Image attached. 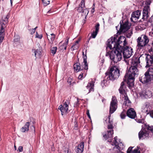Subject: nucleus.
<instances>
[{"label": "nucleus", "mask_w": 153, "mask_h": 153, "mask_svg": "<svg viewBox=\"0 0 153 153\" xmlns=\"http://www.w3.org/2000/svg\"><path fill=\"white\" fill-rule=\"evenodd\" d=\"M3 25H4L2 24L1 27L0 29V35H3V33L4 31V28L3 27Z\"/></svg>", "instance_id": "obj_36"}, {"label": "nucleus", "mask_w": 153, "mask_h": 153, "mask_svg": "<svg viewBox=\"0 0 153 153\" xmlns=\"http://www.w3.org/2000/svg\"><path fill=\"white\" fill-rule=\"evenodd\" d=\"M66 48L67 46L66 45H65L63 43V44L62 45L60 46L59 48V49L60 51H63L64 50H66Z\"/></svg>", "instance_id": "obj_34"}, {"label": "nucleus", "mask_w": 153, "mask_h": 153, "mask_svg": "<svg viewBox=\"0 0 153 153\" xmlns=\"http://www.w3.org/2000/svg\"><path fill=\"white\" fill-rule=\"evenodd\" d=\"M79 13L82 12V16H85V19L86 17L89 13V11L87 8L85 6V0H82L79 5L77 9Z\"/></svg>", "instance_id": "obj_10"}, {"label": "nucleus", "mask_w": 153, "mask_h": 153, "mask_svg": "<svg viewBox=\"0 0 153 153\" xmlns=\"http://www.w3.org/2000/svg\"><path fill=\"white\" fill-rule=\"evenodd\" d=\"M139 95L142 98H148L152 96V93L148 90H143L140 92Z\"/></svg>", "instance_id": "obj_15"}, {"label": "nucleus", "mask_w": 153, "mask_h": 153, "mask_svg": "<svg viewBox=\"0 0 153 153\" xmlns=\"http://www.w3.org/2000/svg\"><path fill=\"white\" fill-rule=\"evenodd\" d=\"M145 130H141L139 133L138 136L140 139L144 136L147 137L149 135V133L146 129L150 131L153 133V126H149V125H145Z\"/></svg>", "instance_id": "obj_9"}, {"label": "nucleus", "mask_w": 153, "mask_h": 153, "mask_svg": "<svg viewBox=\"0 0 153 153\" xmlns=\"http://www.w3.org/2000/svg\"><path fill=\"white\" fill-rule=\"evenodd\" d=\"M83 57V63H84V69L85 70H87L88 69V65L87 62V56L86 55L84 56V52H82Z\"/></svg>", "instance_id": "obj_28"}, {"label": "nucleus", "mask_w": 153, "mask_h": 153, "mask_svg": "<svg viewBox=\"0 0 153 153\" xmlns=\"http://www.w3.org/2000/svg\"><path fill=\"white\" fill-rule=\"evenodd\" d=\"M106 56H109L110 59L116 63L120 61L122 58L121 50L120 48L112 50L110 52L109 51H107Z\"/></svg>", "instance_id": "obj_4"}, {"label": "nucleus", "mask_w": 153, "mask_h": 153, "mask_svg": "<svg viewBox=\"0 0 153 153\" xmlns=\"http://www.w3.org/2000/svg\"><path fill=\"white\" fill-rule=\"evenodd\" d=\"M34 56L36 58V55L38 56L39 57H40V56L42 54V53L41 51H38V50H34Z\"/></svg>", "instance_id": "obj_31"}, {"label": "nucleus", "mask_w": 153, "mask_h": 153, "mask_svg": "<svg viewBox=\"0 0 153 153\" xmlns=\"http://www.w3.org/2000/svg\"><path fill=\"white\" fill-rule=\"evenodd\" d=\"M146 67L147 68L151 66L153 63V56L149 55H147L146 58Z\"/></svg>", "instance_id": "obj_19"}, {"label": "nucleus", "mask_w": 153, "mask_h": 153, "mask_svg": "<svg viewBox=\"0 0 153 153\" xmlns=\"http://www.w3.org/2000/svg\"><path fill=\"white\" fill-rule=\"evenodd\" d=\"M107 132L108 133L107 134H104L103 136V137L105 139V140L108 139V138H112V134L114 133L113 129L107 131Z\"/></svg>", "instance_id": "obj_24"}, {"label": "nucleus", "mask_w": 153, "mask_h": 153, "mask_svg": "<svg viewBox=\"0 0 153 153\" xmlns=\"http://www.w3.org/2000/svg\"><path fill=\"white\" fill-rule=\"evenodd\" d=\"M138 59V60H139ZM140 63L139 61H133L131 66L129 68L128 72L124 76L125 78L127 79V84L129 88H131L134 85L135 75L138 74V70L137 66Z\"/></svg>", "instance_id": "obj_1"}, {"label": "nucleus", "mask_w": 153, "mask_h": 153, "mask_svg": "<svg viewBox=\"0 0 153 153\" xmlns=\"http://www.w3.org/2000/svg\"><path fill=\"white\" fill-rule=\"evenodd\" d=\"M128 22H126L123 25L120 24V27L119 31H118V33L119 34L122 33H124L127 31L130 28V26L128 25Z\"/></svg>", "instance_id": "obj_12"}, {"label": "nucleus", "mask_w": 153, "mask_h": 153, "mask_svg": "<svg viewBox=\"0 0 153 153\" xmlns=\"http://www.w3.org/2000/svg\"><path fill=\"white\" fill-rule=\"evenodd\" d=\"M117 44H119V47L120 46H126L127 44V42L126 38L124 36H120L118 39H117Z\"/></svg>", "instance_id": "obj_17"}, {"label": "nucleus", "mask_w": 153, "mask_h": 153, "mask_svg": "<svg viewBox=\"0 0 153 153\" xmlns=\"http://www.w3.org/2000/svg\"><path fill=\"white\" fill-rule=\"evenodd\" d=\"M94 82L91 81L90 82L88 83V85L85 87V94H88L91 91H94Z\"/></svg>", "instance_id": "obj_13"}, {"label": "nucleus", "mask_w": 153, "mask_h": 153, "mask_svg": "<svg viewBox=\"0 0 153 153\" xmlns=\"http://www.w3.org/2000/svg\"><path fill=\"white\" fill-rule=\"evenodd\" d=\"M127 116L131 119H134L136 116V114L134 109L132 108L128 109L126 113Z\"/></svg>", "instance_id": "obj_20"}, {"label": "nucleus", "mask_w": 153, "mask_h": 153, "mask_svg": "<svg viewBox=\"0 0 153 153\" xmlns=\"http://www.w3.org/2000/svg\"><path fill=\"white\" fill-rule=\"evenodd\" d=\"M124 103L125 104V105H126L127 104H129L131 103V102L129 100L126 93H125L124 94Z\"/></svg>", "instance_id": "obj_29"}, {"label": "nucleus", "mask_w": 153, "mask_h": 153, "mask_svg": "<svg viewBox=\"0 0 153 153\" xmlns=\"http://www.w3.org/2000/svg\"><path fill=\"white\" fill-rule=\"evenodd\" d=\"M120 49L121 50V53H123L124 58H129L133 53L132 48L128 46H120Z\"/></svg>", "instance_id": "obj_6"}, {"label": "nucleus", "mask_w": 153, "mask_h": 153, "mask_svg": "<svg viewBox=\"0 0 153 153\" xmlns=\"http://www.w3.org/2000/svg\"><path fill=\"white\" fill-rule=\"evenodd\" d=\"M18 150L19 152H22L23 151V147L22 146H20L18 148Z\"/></svg>", "instance_id": "obj_42"}, {"label": "nucleus", "mask_w": 153, "mask_h": 153, "mask_svg": "<svg viewBox=\"0 0 153 153\" xmlns=\"http://www.w3.org/2000/svg\"><path fill=\"white\" fill-rule=\"evenodd\" d=\"M99 23H96L95 26V30L94 31H93L92 33L91 34V36L92 38H95L96 37L99 31Z\"/></svg>", "instance_id": "obj_23"}, {"label": "nucleus", "mask_w": 153, "mask_h": 153, "mask_svg": "<svg viewBox=\"0 0 153 153\" xmlns=\"http://www.w3.org/2000/svg\"><path fill=\"white\" fill-rule=\"evenodd\" d=\"M116 28H117V26H116Z\"/></svg>", "instance_id": "obj_62"}, {"label": "nucleus", "mask_w": 153, "mask_h": 153, "mask_svg": "<svg viewBox=\"0 0 153 153\" xmlns=\"http://www.w3.org/2000/svg\"><path fill=\"white\" fill-rule=\"evenodd\" d=\"M57 49V48L56 47H53L51 48V53L53 55L56 53Z\"/></svg>", "instance_id": "obj_33"}, {"label": "nucleus", "mask_w": 153, "mask_h": 153, "mask_svg": "<svg viewBox=\"0 0 153 153\" xmlns=\"http://www.w3.org/2000/svg\"><path fill=\"white\" fill-rule=\"evenodd\" d=\"M104 99H102V102H104Z\"/></svg>", "instance_id": "obj_57"}, {"label": "nucleus", "mask_w": 153, "mask_h": 153, "mask_svg": "<svg viewBox=\"0 0 153 153\" xmlns=\"http://www.w3.org/2000/svg\"><path fill=\"white\" fill-rule=\"evenodd\" d=\"M78 100H77V103H78Z\"/></svg>", "instance_id": "obj_60"}, {"label": "nucleus", "mask_w": 153, "mask_h": 153, "mask_svg": "<svg viewBox=\"0 0 153 153\" xmlns=\"http://www.w3.org/2000/svg\"><path fill=\"white\" fill-rule=\"evenodd\" d=\"M37 28V27H36L35 28H35V30Z\"/></svg>", "instance_id": "obj_59"}, {"label": "nucleus", "mask_w": 153, "mask_h": 153, "mask_svg": "<svg viewBox=\"0 0 153 153\" xmlns=\"http://www.w3.org/2000/svg\"><path fill=\"white\" fill-rule=\"evenodd\" d=\"M153 79V68L150 67L144 74L139 78V80L143 84H146L151 81Z\"/></svg>", "instance_id": "obj_5"}, {"label": "nucleus", "mask_w": 153, "mask_h": 153, "mask_svg": "<svg viewBox=\"0 0 153 153\" xmlns=\"http://www.w3.org/2000/svg\"><path fill=\"white\" fill-rule=\"evenodd\" d=\"M52 12H53V11H51V10H50L48 11L47 13L49 14L51 13Z\"/></svg>", "instance_id": "obj_51"}, {"label": "nucleus", "mask_w": 153, "mask_h": 153, "mask_svg": "<svg viewBox=\"0 0 153 153\" xmlns=\"http://www.w3.org/2000/svg\"><path fill=\"white\" fill-rule=\"evenodd\" d=\"M127 37H128V38H129V37H128V36H127Z\"/></svg>", "instance_id": "obj_61"}, {"label": "nucleus", "mask_w": 153, "mask_h": 153, "mask_svg": "<svg viewBox=\"0 0 153 153\" xmlns=\"http://www.w3.org/2000/svg\"><path fill=\"white\" fill-rule=\"evenodd\" d=\"M72 81V79L71 78L69 77L68 79V82L69 83L70 85L71 84Z\"/></svg>", "instance_id": "obj_41"}, {"label": "nucleus", "mask_w": 153, "mask_h": 153, "mask_svg": "<svg viewBox=\"0 0 153 153\" xmlns=\"http://www.w3.org/2000/svg\"><path fill=\"white\" fill-rule=\"evenodd\" d=\"M9 18V16L8 14H7L6 17L4 18V19H3V18H2L3 19L2 21H3L2 22V24H3L4 25L8 22V19Z\"/></svg>", "instance_id": "obj_30"}, {"label": "nucleus", "mask_w": 153, "mask_h": 153, "mask_svg": "<svg viewBox=\"0 0 153 153\" xmlns=\"http://www.w3.org/2000/svg\"><path fill=\"white\" fill-rule=\"evenodd\" d=\"M133 147H130L127 150V153H133V151L132 149Z\"/></svg>", "instance_id": "obj_38"}, {"label": "nucleus", "mask_w": 153, "mask_h": 153, "mask_svg": "<svg viewBox=\"0 0 153 153\" xmlns=\"http://www.w3.org/2000/svg\"><path fill=\"white\" fill-rule=\"evenodd\" d=\"M141 149L140 146H137L133 151V153H141Z\"/></svg>", "instance_id": "obj_32"}, {"label": "nucleus", "mask_w": 153, "mask_h": 153, "mask_svg": "<svg viewBox=\"0 0 153 153\" xmlns=\"http://www.w3.org/2000/svg\"><path fill=\"white\" fill-rule=\"evenodd\" d=\"M44 5L47 6L50 3V0H42Z\"/></svg>", "instance_id": "obj_35"}, {"label": "nucleus", "mask_w": 153, "mask_h": 153, "mask_svg": "<svg viewBox=\"0 0 153 153\" xmlns=\"http://www.w3.org/2000/svg\"><path fill=\"white\" fill-rule=\"evenodd\" d=\"M67 153H68V152Z\"/></svg>", "instance_id": "obj_63"}, {"label": "nucleus", "mask_w": 153, "mask_h": 153, "mask_svg": "<svg viewBox=\"0 0 153 153\" xmlns=\"http://www.w3.org/2000/svg\"><path fill=\"white\" fill-rule=\"evenodd\" d=\"M150 116L153 118V110L150 112Z\"/></svg>", "instance_id": "obj_47"}, {"label": "nucleus", "mask_w": 153, "mask_h": 153, "mask_svg": "<svg viewBox=\"0 0 153 153\" xmlns=\"http://www.w3.org/2000/svg\"><path fill=\"white\" fill-rule=\"evenodd\" d=\"M83 74H80L79 76H78V78L79 79H81L83 76Z\"/></svg>", "instance_id": "obj_49"}, {"label": "nucleus", "mask_w": 153, "mask_h": 153, "mask_svg": "<svg viewBox=\"0 0 153 153\" xmlns=\"http://www.w3.org/2000/svg\"><path fill=\"white\" fill-rule=\"evenodd\" d=\"M143 121L142 120H138V122L139 123H142Z\"/></svg>", "instance_id": "obj_52"}, {"label": "nucleus", "mask_w": 153, "mask_h": 153, "mask_svg": "<svg viewBox=\"0 0 153 153\" xmlns=\"http://www.w3.org/2000/svg\"><path fill=\"white\" fill-rule=\"evenodd\" d=\"M30 128L32 130V131H33L35 132V127L33 126H33H31L30 127Z\"/></svg>", "instance_id": "obj_46"}, {"label": "nucleus", "mask_w": 153, "mask_h": 153, "mask_svg": "<svg viewBox=\"0 0 153 153\" xmlns=\"http://www.w3.org/2000/svg\"><path fill=\"white\" fill-rule=\"evenodd\" d=\"M126 88V86L124 82H122L121 83L120 87L119 89L120 93L122 94H125V93H126L125 91Z\"/></svg>", "instance_id": "obj_22"}, {"label": "nucleus", "mask_w": 153, "mask_h": 153, "mask_svg": "<svg viewBox=\"0 0 153 153\" xmlns=\"http://www.w3.org/2000/svg\"><path fill=\"white\" fill-rule=\"evenodd\" d=\"M30 126V123L26 122L25 126L21 128L20 130L22 132H25L29 130V126Z\"/></svg>", "instance_id": "obj_25"}, {"label": "nucleus", "mask_w": 153, "mask_h": 153, "mask_svg": "<svg viewBox=\"0 0 153 153\" xmlns=\"http://www.w3.org/2000/svg\"><path fill=\"white\" fill-rule=\"evenodd\" d=\"M68 105L67 103L65 102L63 103V105H60L58 108V110H59L61 112V114L62 116L64 114L67 113L68 110Z\"/></svg>", "instance_id": "obj_14"}, {"label": "nucleus", "mask_w": 153, "mask_h": 153, "mask_svg": "<svg viewBox=\"0 0 153 153\" xmlns=\"http://www.w3.org/2000/svg\"><path fill=\"white\" fill-rule=\"evenodd\" d=\"M117 101L116 98L115 97H113L110 103L109 114L108 117V123H109L108 126V129H111L112 130L114 128V126H113V122L112 120L110 121V117L111 114L113 113L116 110L117 107Z\"/></svg>", "instance_id": "obj_2"}, {"label": "nucleus", "mask_w": 153, "mask_h": 153, "mask_svg": "<svg viewBox=\"0 0 153 153\" xmlns=\"http://www.w3.org/2000/svg\"><path fill=\"white\" fill-rule=\"evenodd\" d=\"M119 44L117 43L116 37H114L113 38L112 37H111L107 41L106 52L108 51V48L110 50L114 48L118 49V48H120V47H119Z\"/></svg>", "instance_id": "obj_7"}, {"label": "nucleus", "mask_w": 153, "mask_h": 153, "mask_svg": "<svg viewBox=\"0 0 153 153\" xmlns=\"http://www.w3.org/2000/svg\"><path fill=\"white\" fill-rule=\"evenodd\" d=\"M87 115L88 116V117L90 119L91 118V117H90V114L89 113V111H87Z\"/></svg>", "instance_id": "obj_48"}, {"label": "nucleus", "mask_w": 153, "mask_h": 153, "mask_svg": "<svg viewBox=\"0 0 153 153\" xmlns=\"http://www.w3.org/2000/svg\"><path fill=\"white\" fill-rule=\"evenodd\" d=\"M91 36H90L89 38V40L91 39Z\"/></svg>", "instance_id": "obj_58"}, {"label": "nucleus", "mask_w": 153, "mask_h": 153, "mask_svg": "<svg viewBox=\"0 0 153 153\" xmlns=\"http://www.w3.org/2000/svg\"><path fill=\"white\" fill-rule=\"evenodd\" d=\"M74 69L77 72L80 70H83V68H82L80 66V63L78 62L74 64Z\"/></svg>", "instance_id": "obj_27"}, {"label": "nucleus", "mask_w": 153, "mask_h": 153, "mask_svg": "<svg viewBox=\"0 0 153 153\" xmlns=\"http://www.w3.org/2000/svg\"><path fill=\"white\" fill-rule=\"evenodd\" d=\"M140 14V11L138 10L134 12L131 14V21L134 22H136L139 18Z\"/></svg>", "instance_id": "obj_16"}, {"label": "nucleus", "mask_w": 153, "mask_h": 153, "mask_svg": "<svg viewBox=\"0 0 153 153\" xmlns=\"http://www.w3.org/2000/svg\"><path fill=\"white\" fill-rule=\"evenodd\" d=\"M35 122H33V124H35Z\"/></svg>", "instance_id": "obj_56"}, {"label": "nucleus", "mask_w": 153, "mask_h": 153, "mask_svg": "<svg viewBox=\"0 0 153 153\" xmlns=\"http://www.w3.org/2000/svg\"><path fill=\"white\" fill-rule=\"evenodd\" d=\"M126 112L125 111L122 112L120 114V116L121 119H124L126 116Z\"/></svg>", "instance_id": "obj_37"}, {"label": "nucleus", "mask_w": 153, "mask_h": 153, "mask_svg": "<svg viewBox=\"0 0 153 153\" xmlns=\"http://www.w3.org/2000/svg\"><path fill=\"white\" fill-rule=\"evenodd\" d=\"M94 11H95L94 8H94H92L91 10V13H93L94 12Z\"/></svg>", "instance_id": "obj_50"}, {"label": "nucleus", "mask_w": 153, "mask_h": 153, "mask_svg": "<svg viewBox=\"0 0 153 153\" xmlns=\"http://www.w3.org/2000/svg\"><path fill=\"white\" fill-rule=\"evenodd\" d=\"M31 34H33L35 31V28H30L29 29Z\"/></svg>", "instance_id": "obj_40"}, {"label": "nucleus", "mask_w": 153, "mask_h": 153, "mask_svg": "<svg viewBox=\"0 0 153 153\" xmlns=\"http://www.w3.org/2000/svg\"><path fill=\"white\" fill-rule=\"evenodd\" d=\"M10 0V2L11 4V5H12V0Z\"/></svg>", "instance_id": "obj_54"}, {"label": "nucleus", "mask_w": 153, "mask_h": 153, "mask_svg": "<svg viewBox=\"0 0 153 153\" xmlns=\"http://www.w3.org/2000/svg\"><path fill=\"white\" fill-rule=\"evenodd\" d=\"M36 38H38L39 39H41L42 37V34L39 35L38 34L37 32H36Z\"/></svg>", "instance_id": "obj_39"}, {"label": "nucleus", "mask_w": 153, "mask_h": 153, "mask_svg": "<svg viewBox=\"0 0 153 153\" xmlns=\"http://www.w3.org/2000/svg\"><path fill=\"white\" fill-rule=\"evenodd\" d=\"M150 10V7L149 6H145L143 11V16L142 19H147L149 16L148 13Z\"/></svg>", "instance_id": "obj_18"}, {"label": "nucleus", "mask_w": 153, "mask_h": 153, "mask_svg": "<svg viewBox=\"0 0 153 153\" xmlns=\"http://www.w3.org/2000/svg\"><path fill=\"white\" fill-rule=\"evenodd\" d=\"M69 38V37H67V39L66 40V42L64 43V44L66 46L68 44Z\"/></svg>", "instance_id": "obj_44"}, {"label": "nucleus", "mask_w": 153, "mask_h": 153, "mask_svg": "<svg viewBox=\"0 0 153 153\" xmlns=\"http://www.w3.org/2000/svg\"><path fill=\"white\" fill-rule=\"evenodd\" d=\"M3 38L4 37L3 36V35H0V43L2 42Z\"/></svg>", "instance_id": "obj_45"}, {"label": "nucleus", "mask_w": 153, "mask_h": 153, "mask_svg": "<svg viewBox=\"0 0 153 153\" xmlns=\"http://www.w3.org/2000/svg\"><path fill=\"white\" fill-rule=\"evenodd\" d=\"M146 6H149V5L151 3V1L150 0H148L146 2Z\"/></svg>", "instance_id": "obj_43"}, {"label": "nucleus", "mask_w": 153, "mask_h": 153, "mask_svg": "<svg viewBox=\"0 0 153 153\" xmlns=\"http://www.w3.org/2000/svg\"><path fill=\"white\" fill-rule=\"evenodd\" d=\"M117 137H116L114 138V144L115 146L113 147V150H116L117 152L122 150L123 149V145L122 143H118L117 141Z\"/></svg>", "instance_id": "obj_11"}, {"label": "nucleus", "mask_w": 153, "mask_h": 153, "mask_svg": "<svg viewBox=\"0 0 153 153\" xmlns=\"http://www.w3.org/2000/svg\"><path fill=\"white\" fill-rule=\"evenodd\" d=\"M149 41L148 37L145 35H142L137 39V46L141 48L143 47L146 45Z\"/></svg>", "instance_id": "obj_8"}, {"label": "nucleus", "mask_w": 153, "mask_h": 153, "mask_svg": "<svg viewBox=\"0 0 153 153\" xmlns=\"http://www.w3.org/2000/svg\"><path fill=\"white\" fill-rule=\"evenodd\" d=\"M107 79L112 81L117 79L120 75V70L115 66L109 68L105 73Z\"/></svg>", "instance_id": "obj_3"}, {"label": "nucleus", "mask_w": 153, "mask_h": 153, "mask_svg": "<svg viewBox=\"0 0 153 153\" xmlns=\"http://www.w3.org/2000/svg\"><path fill=\"white\" fill-rule=\"evenodd\" d=\"M84 146L83 142H82L79 144L77 147H76L75 148L76 153H82L83 151Z\"/></svg>", "instance_id": "obj_21"}, {"label": "nucleus", "mask_w": 153, "mask_h": 153, "mask_svg": "<svg viewBox=\"0 0 153 153\" xmlns=\"http://www.w3.org/2000/svg\"><path fill=\"white\" fill-rule=\"evenodd\" d=\"M79 40H78L76 41V44H78V42H79Z\"/></svg>", "instance_id": "obj_53"}, {"label": "nucleus", "mask_w": 153, "mask_h": 153, "mask_svg": "<svg viewBox=\"0 0 153 153\" xmlns=\"http://www.w3.org/2000/svg\"><path fill=\"white\" fill-rule=\"evenodd\" d=\"M104 80L103 81H102V82H101V84L102 85V83H104Z\"/></svg>", "instance_id": "obj_55"}, {"label": "nucleus", "mask_w": 153, "mask_h": 153, "mask_svg": "<svg viewBox=\"0 0 153 153\" xmlns=\"http://www.w3.org/2000/svg\"><path fill=\"white\" fill-rule=\"evenodd\" d=\"M47 38L51 44H53V42L55 39V35L53 33H51L50 35H48L46 33Z\"/></svg>", "instance_id": "obj_26"}]
</instances>
